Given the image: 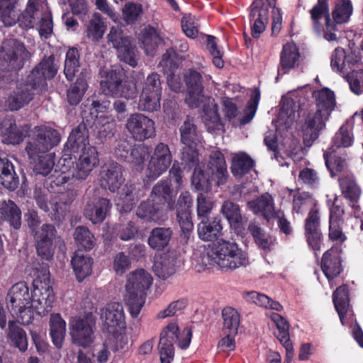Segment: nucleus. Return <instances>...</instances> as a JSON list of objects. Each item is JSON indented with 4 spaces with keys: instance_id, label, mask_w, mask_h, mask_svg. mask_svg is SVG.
I'll return each instance as SVG.
<instances>
[{
    "instance_id": "obj_1",
    "label": "nucleus",
    "mask_w": 363,
    "mask_h": 363,
    "mask_svg": "<svg viewBox=\"0 0 363 363\" xmlns=\"http://www.w3.org/2000/svg\"><path fill=\"white\" fill-rule=\"evenodd\" d=\"M61 140L57 130L52 128H38L26 142L25 151L33 163V171L37 174L47 176L53 169L54 154L49 151Z\"/></svg>"
},
{
    "instance_id": "obj_2",
    "label": "nucleus",
    "mask_w": 363,
    "mask_h": 363,
    "mask_svg": "<svg viewBox=\"0 0 363 363\" xmlns=\"http://www.w3.org/2000/svg\"><path fill=\"white\" fill-rule=\"evenodd\" d=\"M197 263L201 266L198 271L213 264L223 269H235L245 266L248 263V257L236 243L221 239L209 245L205 253L197 259Z\"/></svg>"
},
{
    "instance_id": "obj_3",
    "label": "nucleus",
    "mask_w": 363,
    "mask_h": 363,
    "mask_svg": "<svg viewBox=\"0 0 363 363\" xmlns=\"http://www.w3.org/2000/svg\"><path fill=\"white\" fill-rule=\"evenodd\" d=\"M312 97L315 101L316 110L313 113H331L336 110L337 104L334 91L329 88L313 91ZM309 100L303 94L295 93L291 96H282L280 101L279 113H313L308 110Z\"/></svg>"
},
{
    "instance_id": "obj_4",
    "label": "nucleus",
    "mask_w": 363,
    "mask_h": 363,
    "mask_svg": "<svg viewBox=\"0 0 363 363\" xmlns=\"http://www.w3.org/2000/svg\"><path fill=\"white\" fill-rule=\"evenodd\" d=\"M78 158L64 153L58 160L55 172L58 173V183H66L71 178L85 179L99 163V154L94 147H88L77 154Z\"/></svg>"
},
{
    "instance_id": "obj_5",
    "label": "nucleus",
    "mask_w": 363,
    "mask_h": 363,
    "mask_svg": "<svg viewBox=\"0 0 363 363\" xmlns=\"http://www.w3.org/2000/svg\"><path fill=\"white\" fill-rule=\"evenodd\" d=\"M173 198L168 182H160L153 187L150 199L138 206L136 214L147 221H163L166 208H172Z\"/></svg>"
},
{
    "instance_id": "obj_6",
    "label": "nucleus",
    "mask_w": 363,
    "mask_h": 363,
    "mask_svg": "<svg viewBox=\"0 0 363 363\" xmlns=\"http://www.w3.org/2000/svg\"><path fill=\"white\" fill-rule=\"evenodd\" d=\"M152 284V277L147 271L140 269L130 273L125 284V301L130 313L137 317L145 303L146 291Z\"/></svg>"
},
{
    "instance_id": "obj_7",
    "label": "nucleus",
    "mask_w": 363,
    "mask_h": 363,
    "mask_svg": "<svg viewBox=\"0 0 363 363\" xmlns=\"http://www.w3.org/2000/svg\"><path fill=\"white\" fill-rule=\"evenodd\" d=\"M192 332L191 328H186L179 332L176 323H170L161 332L160 342L157 346L161 363H172L174 357L175 340L182 349H186L191 342Z\"/></svg>"
},
{
    "instance_id": "obj_8",
    "label": "nucleus",
    "mask_w": 363,
    "mask_h": 363,
    "mask_svg": "<svg viewBox=\"0 0 363 363\" xmlns=\"http://www.w3.org/2000/svg\"><path fill=\"white\" fill-rule=\"evenodd\" d=\"M6 302L11 315L18 323L28 325L32 322L31 298L26 283L21 281L14 284L7 294Z\"/></svg>"
},
{
    "instance_id": "obj_9",
    "label": "nucleus",
    "mask_w": 363,
    "mask_h": 363,
    "mask_svg": "<svg viewBox=\"0 0 363 363\" xmlns=\"http://www.w3.org/2000/svg\"><path fill=\"white\" fill-rule=\"evenodd\" d=\"M33 286L30 303L33 313L35 311L38 315L45 316L51 311L55 301L52 283L48 270H44L41 275L34 279Z\"/></svg>"
},
{
    "instance_id": "obj_10",
    "label": "nucleus",
    "mask_w": 363,
    "mask_h": 363,
    "mask_svg": "<svg viewBox=\"0 0 363 363\" xmlns=\"http://www.w3.org/2000/svg\"><path fill=\"white\" fill-rule=\"evenodd\" d=\"M100 315L104 330L119 341L117 348H123L128 342L125 335L126 323L123 305L118 302L107 303L101 309Z\"/></svg>"
},
{
    "instance_id": "obj_11",
    "label": "nucleus",
    "mask_w": 363,
    "mask_h": 363,
    "mask_svg": "<svg viewBox=\"0 0 363 363\" xmlns=\"http://www.w3.org/2000/svg\"><path fill=\"white\" fill-rule=\"evenodd\" d=\"M57 70L58 67L55 63L54 55L44 57L27 75L25 82L21 84L31 93L35 94L36 91L38 94H42L48 90V82L56 76Z\"/></svg>"
},
{
    "instance_id": "obj_12",
    "label": "nucleus",
    "mask_w": 363,
    "mask_h": 363,
    "mask_svg": "<svg viewBox=\"0 0 363 363\" xmlns=\"http://www.w3.org/2000/svg\"><path fill=\"white\" fill-rule=\"evenodd\" d=\"M100 84L106 95L128 99L135 97L137 94L135 84L128 79L124 70L121 68L107 71Z\"/></svg>"
},
{
    "instance_id": "obj_13",
    "label": "nucleus",
    "mask_w": 363,
    "mask_h": 363,
    "mask_svg": "<svg viewBox=\"0 0 363 363\" xmlns=\"http://www.w3.org/2000/svg\"><path fill=\"white\" fill-rule=\"evenodd\" d=\"M329 0H318L317 3L310 9V18L313 30L318 35H323L328 41H336L339 37L331 33V16L330 13Z\"/></svg>"
},
{
    "instance_id": "obj_14",
    "label": "nucleus",
    "mask_w": 363,
    "mask_h": 363,
    "mask_svg": "<svg viewBox=\"0 0 363 363\" xmlns=\"http://www.w3.org/2000/svg\"><path fill=\"white\" fill-rule=\"evenodd\" d=\"M108 42L116 49L120 60L135 67L138 65L137 48L119 26H113L108 35Z\"/></svg>"
},
{
    "instance_id": "obj_15",
    "label": "nucleus",
    "mask_w": 363,
    "mask_h": 363,
    "mask_svg": "<svg viewBox=\"0 0 363 363\" xmlns=\"http://www.w3.org/2000/svg\"><path fill=\"white\" fill-rule=\"evenodd\" d=\"M41 128L49 127L42 125L30 128L28 125H17L10 117H0V135L2 137V141L8 145H19L26 137L28 142L34 131Z\"/></svg>"
},
{
    "instance_id": "obj_16",
    "label": "nucleus",
    "mask_w": 363,
    "mask_h": 363,
    "mask_svg": "<svg viewBox=\"0 0 363 363\" xmlns=\"http://www.w3.org/2000/svg\"><path fill=\"white\" fill-rule=\"evenodd\" d=\"M94 321L91 315L72 318L69 329L73 342L83 347H89L94 341Z\"/></svg>"
},
{
    "instance_id": "obj_17",
    "label": "nucleus",
    "mask_w": 363,
    "mask_h": 363,
    "mask_svg": "<svg viewBox=\"0 0 363 363\" xmlns=\"http://www.w3.org/2000/svg\"><path fill=\"white\" fill-rule=\"evenodd\" d=\"M361 61L359 52L350 50L347 52L340 47L335 49L331 55L330 66L333 71L345 75L356 70L355 67Z\"/></svg>"
},
{
    "instance_id": "obj_18",
    "label": "nucleus",
    "mask_w": 363,
    "mask_h": 363,
    "mask_svg": "<svg viewBox=\"0 0 363 363\" xmlns=\"http://www.w3.org/2000/svg\"><path fill=\"white\" fill-rule=\"evenodd\" d=\"M251 35L258 40L269 22V8L264 0H254L249 7Z\"/></svg>"
},
{
    "instance_id": "obj_19",
    "label": "nucleus",
    "mask_w": 363,
    "mask_h": 363,
    "mask_svg": "<svg viewBox=\"0 0 363 363\" xmlns=\"http://www.w3.org/2000/svg\"><path fill=\"white\" fill-rule=\"evenodd\" d=\"M172 156L169 147L164 144H158L149 161L146 175L152 179H155L165 172L170 166Z\"/></svg>"
},
{
    "instance_id": "obj_20",
    "label": "nucleus",
    "mask_w": 363,
    "mask_h": 363,
    "mask_svg": "<svg viewBox=\"0 0 363 363\" xmlns=\"http://www.w3.org/2000/svg\"><path fill=\"white\" fill-rule=\"evenodd\" d=\"M181 140L185 145L182 152V159L184 162H191L194 164L198 160V154L196 150V145L199 141V137L196 131V127L189 119L181 127Z\"/></svg>"
},
{
    "instance_id": "obj_21",
    "label": "nucleus",
    "mask_w": 363,
    "mask_h": 363,
    "mask_svg": "<svg viewBox=\"0 0 363 363\" xmlns=\"http://www.w3.org/2000/svg\"><path fill=\"white\" fill-rule=\"evenodd\" d=\"M180 264L179 253L174 250H171L156 257L153 270L159 278L167 279L175 273Z\"/></svg>"
},
{
    "instance_id": "obj_22",
    "label": "nucleus",
    "mask_w": 363,
    "mask_h": 363,
    "mask_svg": "<svg viewBox=\"0 0 363 363\" xmlns=\"http://www.w3.org/2000/svg\"><path fill=\"white\" fill-rule=\"evenodd\" d=\"M126 128L133 137L140 141L155 135L154 122L145 115H131L128 120Z\"/></svg>"
},
{
    "instance_id": "obj_23",
    "label": "nucleus",
    "mask_w": 363,
    "mask_h": 363,
    "mask_svg": "<svg viewBox=\"0 0 363 363\" xmlns=\"http://www.w3.org/2000/svg\"><path fill=\"white\" fill-rule=\"evenodd\" d=\"M55 234V228L49 224L43 225L35 231V239L38 255L43 259H49L53 255Z\"/></svg>"
},
{
    "instance_id": "obj_24",
    "label": "nucleus",
    "mask_w": 363,
    "mask_h": 363,
    "mask_svg": "<svg viewBox=\"0 0 363 363\" xmlns=\"http://www.w3.org/2000/svg\"><path fill=\"white\" fill-rule=\"evenodd\" d=\"M292 122L291 115H278L277 119L272 121V125L275 128L276 133L271 130L266 133L264 137V143L269 150L273 152L277 151L278 144L282 143L280 138L286 136V133Z\"/></svg>"
},
{
    "instance_id": "obj_25",
    "label": "nucleus",
    "mask_w": 363,
    "mask_h": 363,
    "mask_svg": "<svg viewBox=\"0 0 363 363\" xmlns=\"http://www.w3.org/2000/svg\"><path fill=\"white\" fill-rule=\"evenodd\" d=\"M28 51L23 43L15 42L13 45L8 48L4 52L2 57L6 63V69L8 71L19 70L28 57Z\"/></svg>"
},
{
    "instance_id": "obj_26",
    "label": "nucleus",
    "mask_w": 363,
    "mask_h": 363,
    "mask_svg": "<svg viewBox=\"0 0 363 363\" xmlns=\"http://www.w3.org/2000/svg\"><path fill=\"white\" fill-rule=\"evenodd\" d=\"M89 145V134L84 125H79L69 134L67 142L65 144L64 153L79 154L88 147H92Z\"/></svg>"
},
{
    "instance_id": "obj_27",
    "label": "nucleus",
    "mask_w": 363,
    "mask_h": 363,
    "mask_svg": "<svg viewBox=\"0 0 363 363\" xmlns=\"http://www.w3.org/2000/svg\"><path fill=\"white\" fill-rule=\"evenodd\" d=\"M353 6L350 0H340L335 5L330 13L332 33L337 35V33H341L342 24L350 21Z\"/></svg>"
},
{
    "instance_id": "obj_28",
    "label": "nucleus",
    "mask_w": 363,
    "mask_h": 363,
    "mask_svg": "<svg viewBox=\"0 0 363 363\" xmlns=\"http://www.w3.org/2000/svg\"><path fill=\"white\" fill-rule=\"evenodd\" d=\"M301 54L294 43H287L282 47L278 66V75L288 74L299 64Z\"/></svg>"
},
{
    "instance_id": "obj_29",
    "label": "nucleus",
    "mask_w": 363,
    "mask_h": 363,
    "mask_svg": "<svg viewBox=\"0 0 363 363\" xmlns=\"http://www.w3.org/2000/svg\"><path fill=\"white\" fill-rule=\"evenodd\" d=\"M305 227L308 245L317 255L322 245V234L319 230V217L317 210H311L306 220Z\"/></svg>"
},
{
    "instance_id": "obj_30",
    "label": "nucleus",
    "mask_w": 363,
    "mask_h": 363,
    "mask_svg": "<svg viewBox=\"0 0 363 363\" xmlns=\"http://www.w3.org/2000/svg\"><path fill=\"white\" fill-rule=\"evenodd\" d=\"M123 170L121 165L111 163L107 165L101 172V184L104 189L116 191L124 182Z\"/></svg>"
},
{
    "instance_id": "obj_31",
    "label": "nucleus",
    "mask_w": 363,
    "mask_h": 363,
    "mask_svg": "<svg viewBox=\"0 0 363 363\" xmlns=\"http://www.w3.org/2000/svg\"><path fill=\"white\" fill-rule=\"evenodd\" d=\"M340 252L338 247H333L323 255L321 269L328 280L338 276L342 270Z\"/></svg>"
},
{
    "instance_id": "obj_32",
    "label": "nucleus",
    "mask_w": 363,
    "mask_h": 363,
    "mask_svg": "<svg viewBox=\"0 0 363 363\" xmlns=\"http://www.w3.org/2000/svg\"><path fill=\"white\" fill-rule=\"evenodd\" d=\"M184 82L188 91L186 102L189 106H197L198 97L203 93L201 74L194 69H189L184 75Z\"/></svg>"
},
{
    "instance_id": "obj_33",
    "label": "nucleus",
    "mask_w": 363,
    "mask_h": 363,
    "mask_svg": "<svg viewBox=\"0 0 363 363\" xmlns=\"http://www.w3.org/2000/svg\"><path fill=\"white\" fill-rule=\"evenodd\" d=\"M327 118L323 115H307L305 123L303 126V140L307 146L318 137L319 133L323 129Z\"/></svg>"
},
{
    "instance_id": "obj_34",
    "label": "nucleus",
    "mask_w": 363,
    "mask_h": 363,
    "mask_svg": "<svg viewBox=\"0 0 363 363\" xmlns=\"http://www.w3.org/2000/svg\"><path fill=\"white\" fill-rule=\"evenodd\" d=\"M248 208L257 215L262 216L269 220L277 216L274 199L269 194H264L256 200L247 203Z\"/></svg>"
},
{
    "instance_id": "obj_35",
    "label": "nucleus",
    "mask_w": 363,
    "mask_h": 363,
    "mask_svg": "<svg viewBox=\"0 0 363 363\" xmlns=\"http://www.w3.org/2000/svg\"><path fill=\"white\" fill-rule=\"evenodd\" d=\"M110 208L109 201L106 199H96L89 201L84 210V215L93 223L102 222Z\"/></svg>"
},
{
    "instance_id": "obj_36",
    "label": "nucleus",
    "mask_w": 363,
    "mask_h": 363,
    "mask_svg": "<svg viewBox=\"0 0 363 363\" xmlns=\"http://www.w3.org/2000/svg\"><path fill=\"white\" fill-rule=\"evenodd\" d=\"M71 264L77 280L82 281L91 274L93 261L82 252H76L72 258Z\"/></svg>"
},
{
    "instance_id": "obj_37",
    "label": "nucleus",
    "mask_w": 363,
    "mask_h": 363,
    "mask_svg": "<svg viewBox=\"0 0 363 363\" xmlns=\"http://www.w3.org/2000/svg\"><path fill=\"white\" fill-rule=\"evenodd\" d=\"M33 96L34 93L19 84L6 99V106L10 111H18L28 104L33 99Z\"/></svg>"
},
{
    "instance_id": "obj_38",
    "label": "nucleus",
    "mask_w": 363,
    "mask_h": 363,
    "mask_svg": "<svg viewBox=\"0 0 363 363\" xmlns=\"http://www.w3.org/2000/svg\"><path fill=\"white\" fill-rule=\"evenodd\" d=\"M50 334L53 344L60 348L66 333V322L59 313H52L50 317Z\"/></svg>"
},
{
    "instance_id": "obj_39",
    "label": "nucleus",
    "mask_w": 363,
    "mask_h": 363,
    "mask_svg": "<svg viewBox=\"0 0 363 363\" xmlns=\"http://www.w3.org/2000/svg\"><path fill=\"white\" fill-rule=\"evenodd\" d=\"M86 79L87 72L83 70L77 77L74 84L67 90V101L70 105H77L82 100L88 87Z\"/></svg>"
},
{
    "instance_id": "obj_40",
    "label": "nucleus",
    "mask_w": 363,
    "mask_h": 363,
    "mask_svg": "<svg viewBox=\"0 0 363 363\" xmlns=\"http://www.w3.org/2000/svg\"><path fill=\"white\" fill-rule=\"evenodd\" d=\"M140 41L146 54L153 55L158 45L162 43V39L157 29L149 25L141 32Z\"/></svg>"
},
{
    "instance_id": "obj_41",
    "label": "nucleus",
    "mask_w": 363,
    "mask_h": 363,
    "mask_svg": "<svg viewBox=\"0 0 363 363\" xmlns=\"http://www.w3.org/2000/svg\"><path fill=\"white\" fill-rule=\"evenodd\" d=\"M210 169L213 177L216 179L218 185L223 184L227 176V167L223 155L218 151H216L211 155Z\"/></svg>"
},
{
    "instance_id": "obj_42",
    "label": "nucleus",
    "mask_w": 363,
    "mask_h": 363,
    "mask_svg": "<svg viewBox=\"0 0 363 363\" xmlns=\"http://www.w3.org/2000/svg\"><path fill=\"white\" fill-rule=\"evenodd\" d=\"M172 236V230L169 228H155L148 238V245L154 250H161L168 245Z\"/></svg>"
},
{
    "instance_id": "obj_43",
    "label": "nucleus",
    "mask_w": 363,
    "mask_h": 363,
    "mask_svg": "<svg viewBox=\"0 0 363 363\" xmlns=\"http://www.w3.org/2000/svg\"><path fill=\"white\" fill-rule=\"evenodd\" d=\"M0 183L9 189H16L18 184L13 166L6 158H0Z\"/></svg>"
},
{
    "instance_id": "obj_44",
    "label": "nucleus",
    "mask_w": 363,
    "mask_h": 363,
    "mask_svg": "<svg viewBox=\"0 0 363 363\" xmlns=\"http://www.w3.org/2000/svg\"><path fill=\"white\" fill-rule=\"evenodd\" d=\"M199 237L204 241H211L218 238L221 234L222 226L220 220H202L198 225Z\"/></svg>"
},
{
    "instance_id": "obj_45",
    "label": "nucleus",
    "mask_w": 363,
    "mask_h": 363,
    "mask_svg": "<svg viewBox=\"0 0 363 363\" xmlns=\"http://www.w3.org/2000/svg\"><path fill=\"white\" fill-rule=\"evenodd\" d=\"M252 167V160L245 153L238 152L233 155L231 172L235 177H242L247 174Z\"/></svg>"
},
{
    "instance_id": "obj_46",
    "label": "nucleus",
    "mask_w": 363,
    "mask_h": 363,
    "mask_svg": "<svg viewBox=\"0 0 363 363\" xmlns=\"http://www.w3.org/2000/svg\"><path fill=\"white\" fill-rule=\"evenodd\" d=\"M79 52L76 48H69L66 53L64 74L66 79L69 82L74 79L76 73L79 70Z\"/></svg>"
},
{
    "instance_id": "obj_47",
    "label": "nucleus",
    "mask_w": 363,
    "mask_h": 363,
    "mask_svg": "<svg viewBox=\"0 0 363 363\" xmlns=\"http://www.w3.org/2000/svg\"><path fill=\"white\" fill-rule=\"evenodd\" d=\"M243 298L246 301L255 303L260 307L270 308L277 311L282 310V306L279 302L273 301L267 296L256 291L245 292Z\"/></svg>"
},
{
    "instance_id": "obj_48",
    "label": "nucleus",
    "mask_w": 363,
    "mask_h": 363,
    "mask_svg": "<svg viewBox=\"0 0 363 363\" xmlns=\"http://www.w3.org/2000/svg\"><path fill=\"white\" fill-rule=\"evenodd\" d=\"M221 212L228 220L231 227L240 231L242 228V218L238 205L230 201H225L222 206Z\"/></svg>"
},
{
    "instance_id": "obj_49",
    "label": "nucleus",
    "mask_w": 363,
    "mask_h": 363,
    "mask_svg": "<svg viewBox=\"0 0 363 363\" xmlns=\"http://www.w3.org/2000/svg\"><path fill=\"white\" fill-rule=\"evenodd\" d=\"M8 337L11 343L20 351L25 352L28 348V338L26 332L10 321L9 323Z\"/></svg>"
},
{
    "instance_id": "obj_50",
    "label": "nucleus",
    "mask_w": 363,
    "mask_h": 363,
    "mask_svg": "<svg viewBox=\"0 0 363 363\" xmlns=\"http://www.w3.org/2000/svg\"><path fill=\"white\" fill-rule=\"evenodd\" d=\"M223 324V333L237 334L240 324V315L236 310L231 307H226L222 312Z\"/></svg>"
},
{
    "instance_id": "obj_51",
    "label": "nucleus",
    "mask_w": 363,
    "mask_h": 363,
    "mask_svg": "<svg viewBox=\"0 0 363 363\" xmlns=\"http://www.w3.org/2000/svg\"><path fill=\"white\" fill-rule=\"evenodd\" d=\"M352 119L353 118H351L350 120H348L342 125L335 135L333 143L335 146L338 147H346L352 145L353 141V137L351 133L353 126Z\"/></svg>"
},
{
    "instance_id": "obj_52",
    "label": "nucleus",
    "mask_w": 363,
    "mask_h": 363,
    "mask_svg": "<svg viewBox=\"0 0 363 363\" xmlns=\"http://www.w3.org/2000/svg\"><path fill=\"white\" fill-rule=\"evenodd\" d=\"M333 302L343 324V316L349 307L348 289L346 286H341L333 293Z\"/></svg>"
},
{
    "instance_id": "obj_53",
    "label": "nucleus",
    "mask_w": 363,
    "mask_h": 363,
    "mask_svg": "<svg viewBox=\"0 0 363 363\" xmlns=\"http://www.w3.org/2000/svg\"><path fill=\"white\" fill-rule=\"evenodd\" d=\"M138 197L135 187L132 184H127L123 188L121 194V199L123 201L121 202L118 201L116 205L121 211L127 212L131 210L133 204V202L135 199H138Z\"/></svg>"
},
{
    "instance_id": "obj_54",
    "label": "nucleus",
    "mask_w": 363,
    "mask_h": 363,
    "mask_svg": "<svg viewBox=\"0 0 363 363\" xmlns=\"http://www.w3.org/2000/svg\"><path fill=\"white\" fill-rule=\"evenodd\" d=\"M74 237L79 247L84 250H91L95 244V238L89 230L83 226L75 229Z\"/></svg>"
},
{
    "instance_id": "obj_55",
    "label": "nucleus",
    "mask_w": 363,
    "mask_h": 363,
    "mask_svg": "<svg viewBox=\"0 0 363 363\" xmlns=\"http://www.w3.org/2000/svg\"><path fill=\"white\" fill-rule=\"evenodd\" d=\"M106 26L100 13H94L87 27V36L98 40L104 34Z\"/></svg>"
},
{
    "instance_id": "obj_56",
    "label": "nucleus",
    "mask_w": 363,
    "mask_h": 363,
    "mask_svg": "<svg viewBox=\"0 0 363 363\" xmlns=\"http://www.w3.org/2000/svg\"><path fill=\"white\" fill-rule=\"evenodd\" d=\"M206 48L213 57V64L218 68H223L224 66L223 52L218 46L217 38L211 35H206Z\"/></svg>"
},
{
    "instance_id": "obj_57",
    "label": "nucleus",
    "mask_w": 363,
    "mask_h": 363,
    "mask_svg": "<svg viewBox=\"0 0 363 363\" xmlns=\"http://www.w3.org/2000/svg\"><path fill=\"white\" fill-rule=\"evenodd\" d=\"M160 97L152 94L141 93L138 108L141 111L153 113L160 108Z\"/></svg>"
},
{
    "instance_id": "obj_58",
    "label": "nucleus",
    "mask_w": 363,
    "mask_h": 363,
    "mask_svg": "<svg viewBox=\"0 0 363 363\" xmlns=\"http://www.w3.org/2000/svg\"><path fill=\"white\" fill-rule=\"evenodd\" d=\"M141 93L152 94L161 98L162 86L160 76L156 72H152L146 78Z\"/></svg>"
},
{
    "instance_id": "obj_59",
    "label": "nucleus",
    "mask_w": 363,
    "mask_h": 363,
    "mask_svg": "<svg viewBox=\"0 0 363 363\" xmlns=\"http://www.w3.org/2000/svg\"><path fill=\"white\" fill-rule=\"evenodd\" d=\"M149 153V150L145 145H140L131 149L127 161L134 166L137 170L143 167V163Z\"/></svg>"
},
{
    "instance_id": "obj_60",
    "label": "nucleus",
    "mask_w": 363,
    "mask_h": 363,
    "mask_svg": "<svg viewBox=\"0 0 363 363\" xmlns=\"http://www.w3.org/2000/svg\"><path fill=\"white\" fill-rule=\"evenodd\" d=\"M142 13V5L134 2L126 3L122 9L123 20L128 25L135 23Z\"/></svg>"
},
{
    "instance_id": "obj_61",
    "label": "nucleus",
    "mask_w": 363,
    "mask_h": 363,
    "mask_svg": "<svg viewBox=\"0 0 363 363\" xmlns=\"http://www.w3.org/2000/svg\"><path fill=\"white\" fill-rule=\"evenodd\" d=\"M5 206L1 208V213L10 222L15 228L21 226V212L16 205L11 201L4 203Z\"/></svg>"
},
{
    "instance_id": "obj_62",
    "label": "nucleus",
    "mask_w": 363,
    "mask_h": 363,
    "mask_svg": "<svg viewBox=\"0 0 363 363\" xmlns=\"http://www.w3.org/2000/svg\"><path fill=\"white\" fill-rule=\"evenodd\" d=\"M269 318L276 325L278 333L276 335L280 342L287 341L289 337V325L287 321L279 314L276 313H270L268 314Z\"/></svg>"
},
{
    "instance_id": "obj_63",
    "label": "nucleus",
    "mask_w": 363,
    "mask_h": 363,
    "mask_svg": "<svg viewBox=\"0 0 363 363\" xmlns=\"http://www.w3.org/2000/svg\"><path fill=\"white\" fill-rule=\"evenodd\" d=\"M249 230L252 235L256 243L264 250H269L273 242L272 238L259 227L254 223L249 225Z\"/></svg>"
},
{
    "instance_id": "obj_64",
    "label": "nucleus",
    "mask_w": 363,
    "mask_h": 363,
    "mask_svg": "<svg viewBox=\"0 0 363 363\" xmlns=\"http://www.w3.org/2000/svg\"><path fill=\"white\" fill-rule=\"evenodd\" d=\"M344 76L354 94L359 95L363 93V71L362 69L352 70Z\"/></svg>"
}]
</instances>
